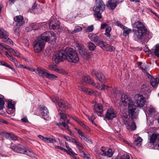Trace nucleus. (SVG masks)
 Listing matches in <instances>:
<instances>
[{"label":"nucleus","mask_w":159,"mask_h":159,"mask_svg":"<svg viewBox=\"0 0 159 159\" xmlns=\"http://www.w3.org/2000/svg\"><path fill=\"white\" fill-rule=\"evenodd\" d=\"M15 111V108H8L7 112L9 114H13Z\"/></svg>","instance_id":"nucleus-54"},{"label":"nucleus","mask_w":159,"mask_h":159,"mask_svg":"<svg viewBox=\"0 0 159 159\" xmlns=\"http://www.w3.org/2000/svg\"><path fill=\"white\" fill-rule=\"evenodd\" d=\"M88 48L90 51H93L95 49L96 46L93 43L90 42L88 43Z\"/></svg>","instance_id":"nucleus-40"},{"label":"nucleus","mask_w":159,"mask_h":159,"mask_svg":"<svg viewBox=\"0 0 159 159\" xmlns=\"http://www.w3.org/2000/svg\"><path fill=\"white\" fill-rule=\"evenodd\" d=\"M42 38L45 39V41L50 43L52 41L55 42L56 39V34L52 31H47L42 34Z\"/></svg>","instance_id":"nucleus-6"},{"label":"nucleus","mask_w":159,"mask_h":159,"mask_svg":"<svg viewBox=\"0 0 159 159\" xmlns=\"http://www.w3.org/2000/svg\"><path fill=\"white\" fill-rule=\"evenodd\" d=\"M116 115L112 109H109L108 110L106 114V118L108 120L112 119L113 118L116 117Z\"/></svg>","instance_id":"nucleus-16"},{"label":"nucleus","mask_w":159,"mask_h":159,"mask_svg":"<svg viewBox=\"0 0 159 159\" xmlns=\"http://www.w3.org/2000/svg\"><path fill=\"white\" fill-rule=\"evenodd\" d=\"M82 28L80 26L77 25L75 27V29L74 30L72 31V34L76 33L81 31Z\"/></svg>","instance_id":"nucleus-37"},{"label":"nucleus","mask_w":159,"mask_h":159,"mask_svg":"<svg viewBox=\"0 0 159 159\" xmlns=\"http://www.w3.org/2000/svg\"><path fill=\"white\" fill-rule=\"evenodd\" d=\"M79 90L82 91L84 92L91 95L93 93V91L91 89L87 88L78 87Z\"/></svg>","instance_id":"nucleus-28"},{"label":"nucleus","mask_w":159,"mask_h":159,"mask_svg":"<svg viewBox=\"0 0 159 159\" xmlns=\"http://www.w3.org/2000/svg\"><path fill=\"white\" fill-rule=\"evenodd\" d=\"M93 75H95L99 81L102 83H105L106 81V79L104 75L100 71H96L93 70L92 72Z\"/></svg>","instance_id":"nucleus-12"},{"label":"nucleus","mask_w":159,"mask_h":159,"mask_svg":"<svg viewBox=\"0 0 159 159\" xmlns=\"http://www.w3.org/2000/svg\"><path fill=\"white\" fill-rule=\"evenodd\" d=\"M56 72L63 74H66V72L64 70L62 69H59L58 68H57V70Z\"/></svg>","instance_id":"nucleus-63"},{"label":"nucleus","mask_w":159,"mask_h":159,"mask_svg":"<svg viewBox=\"0 0 159 159\" xmlns=\"http://www.w3.org/2000/svg\"><path fill=\"white\" fill-rule=\"evenodd\" d=\"M9 34L8 32L3 29H0V38L3 41H5Z\"/></svg>","instance_id":"nucleus-19"},{"label":"nucleus","mask_w":159,"mask_h":159,"mask_svg":"<svg viewBox=\"0 0 159 159\" xmlns=\"http://www.w3.org/2000/svg\"><path fill=\"white\" fill-rule=\"evenodd\" d=\"M148 111L150 114L151 115H152L155 112V109L153 108H150Z\"/></svg>","instance_id":"nucleus-61"},{"label":"nucleus","mask_w":159,"mask_h":159,"mask_svg":"<svg viewBox=\"0 0 159 159\" xmlns=\"http://www.w3.org/2000/svg\"><path fill=\"white\" fill-rule=\"evenodd\" d=\"M31 27L32 28L33 30H38L40 29L42 27V24L38 23H33L31 24Z\"/></svg>","instance_id":"nucleus-30"},{"label":"nucleus","mask_w":159,"mask_h":159,"mask_svg":"<svg viewBox=\"0 0 159 159\" xmlns=\"http://www.w3.org/2000/svg\"><path fill=\"white\" fill-rule=\"evenodd\" d=\"M78 147L81 148V149H83L84 147L79 142L75 141V143Z\"/></svg>","instance_id":"nucleus-59"},{"label":"nucleus","mask_w":159,"mask_h":159,"mask_svg":"<svg viewBox=\"0 0 159 159\" xmlns=\"http://www.w3.org/2000/svg\"><path fill=\"white\" fill-rule=\"evenodd\" d=\"M151 79L150 80V83L151 85L153 87H155L157 85L159 82V79L157 77L153 78L150 76Z\"/></svg>","instance_id":"nucleus-25"},{"label":"nucleus","mask_w":159,"mask_h":159,"mask_svg":"<svg viewBox=\"0 0 159 159\" xmlns=\"http://www.w3.org/2000/svg\"><path fill=\"white\" fill-rule=\"evenodd\" d=\"M142 140V139L141 138L139 137L137 139L134 141V144L136 146H139L141 144Z\"/></svg>","instance_id":"nucleus-39"},{"label":"nucleus","mask_w":159,"mask_h":159,"mask_svg":"<svg viewBox=\"0 0 159 159\" xmlns=\"http://www.w3.org/2000/svg\"><path fill=\"white\" fill-rule=\"evenodd\" d=\"M78 131V133L79 135H80L82 138L85 135L84 133L80 129H75Z\"/></svg>","instance_id":"nucleus-58"},{"label":"nucleus","mask_w":159,"mask_h":159,"mask_svg":"<svg viewBox=\"0 0 159 159\" xmlns=\"http://www.w3.org/2000/svg\"><path fill=\"white\" fill-rule=\"evenodd\" d=\"M139 66L143 70L145 71L147 70V65L146 64L140 62L139 65Z\"/></svg>","instance_id":"nucleus-41"},{"label":"nucleus","mask_w":159,"mask_h":159,"mask_svg":"<svg viewBox=\"0 0 159 159\" xmlns=\"http://www.w3.org/2000/svg\"><path fill=\"white\" fill-rule=\"evenodd\" d=\"M121 101L122 104L125 107L128 106V112L130 117L132 119H136L138 115V113L136 111L137 107L134 105V102L131 99L125 94L121 95Z\"/></svg>","instance_id":"nucleus-1"},{"label":"nucleus","mask_w":159,"mask_h":159,"mask_svg":"<svg viewBox=\"0 0 159 159\" xmlns=\"http://www.w3.org/2000/svg\"><path fill=\"white\" fill-rule=\"evenodd\" d=\"M88 37L91 40L93 41L96 44H97V43H98L100 40L99 36L94 34H89Z\"/></svg>","instance_id":"nucleus-22"},{"label":"nucleus","mask_w":159,"mask_h":159,"mask_svg":"<svg viewBox=\"0 0 159 159\" xmlns=\"http://www.w3.org/2000/svg\"><path fill=\"white\" fill-rule=\"evenodd\" d=\"M154 53L156 56L159 57V44H157L156 45Z\"/></svg>","instance_id":"nucleus-42"},{"label":"nucleus","mask_w":159,"mask_h":159,"mask_svg":"<svg viewBox=\"0 0 159 159\" xmlns=\"http://www.w3.org/2000/svg\"><path fill=\"white\" fill-rule=\"evenodd\" d=\"M133 27L136 28L137 30L134 31V36L136 40H140L143 39L147 32V29L142 22L139 20L135 22L133 24Z\"/></svg>","instance_id":"nucleus-2"},{"label":"nucleus","mask_w":159,"mask_h":159,"mask_svg":"<svg viewBox=\"0 0 159 159\" xmlns=\"http://www.w3.org/2000/svg\"><path fill=\"white\" fill-rule=\"evenodd\" d=\"M66 55L64 50H62L58 51L53 57L52 60L53 64H57L66 59Z\"/></svg>","instance_id":"nucleus-5"},{"label":"nucleus","mask_w":159,"mask_h":159,"mask_svg":"<svg viewBox=\"0 0 159 159\" xmlns=\"http://www.w3.org/2000/svg\"><path fill=\"white\" fill-rule=\"evenodd\" d=\"M63 137L65 138L67 141L71 142L73 143H75V142L76 140L73 138L70 137L68 136L64 135Z\"/></svg>","instance_id":"nucleus-36"},{"label":"nucleus","mask_w":159,"mask_h":159,"mask_svg":"<svg viewBox=\"0 0 159 159\" xmlns=\"http://www.w3.org/2000/svg\"><path fill=\"white\" fill-rule=\"evenodd\" d=\"M47 73V70L42 67L38 68L37 71H36V73L43 77H45Z\"/></svg>","instance_id":"nucleus-21"},{"label":"nucleus","mask_w":159,"mask_h":159,"mask_svg":"<svg viewBox=\"0 0 159 159\" xmlns=\"http://www.w3.org/2000/svg\"><path fill=\"white\" fill-rule=\"evenodd\" d=\"M72 118L75 121L78 123L80 125V124L82 121L80 120L77 117L75 116H71Z\"/></svg>","instance_id":"nucleus-53"},{"label":"nucleus","mask_w":159,"mask_h":159,"mask_svg":"<svg viewBox=\"0 0 159 159\" xmlns=\"http://www.w3.org/2000/svg\"><path fill=\"white\" fill-rule=\"evenodd\" d=\"M111 30V27L110 26H108L106 29L105 34L107 37H109L110 36V32Z\"/></svg>","instance_id":"nucleus-45"},{"label":"nucleus","mask_w":159,"mask_h":159,"mask_svg":"<svg viewBox=\"0 0 159 159\" xmlns=\"http://www.w3.org/2000/svg\"><path fill=\"white\" fill-rule=\"evenodd\" d=\"M117 2H115L114 0H109L107 5V6L111 10H114L116 7Z\"/></svg>","instance_id":"nucleus-24"},{"label":"nucleus","mask_w":159,"mask_h":159,"mask_svg":"<svg viewBox=\"0 0 159 159\" xmlns=\"http://www.w3.org/2000/svg\"><path fill=\"white\" fill-rule=\"evenodd\" d=\"M141 91L144 94H147L148 93H149L150 91L149 88L148 87H146V88L144 89Z\"/></svg>","instance_id":"nucleus-56"},{"label":"nucleus","mask_w":159,"mask_h":159,"mask_svg":"<svg viewBox=\"0 0 159 159\" xmlns=\"http://www.w3.org/2000/svg\"><path fill=\"white\" fill-rule=\"evenodd\" d=\"M123 123L125 125L129 131L134 130L136 129V124L132 119L131 120V122H130L129 120L128 121L123 119Z\"/></svg>","instance_id":"nucleus-11"},{"label":"nucleus","mask_w":159,"mask_h":159,"mask_svg":"<svg viewBox=\"0 0 159 159\" xmlns=\"http://www.w3.org/2000/svg\"><path fill=\"white\" fill-rule=\"evenodd\" d=\"M102 155H105L109 157H111L113 155L112 150L111 149H109L105 153L101 154Z\"/></svg>","instance_id":"nucleus-34"},{"label":"nucleus","mask_w":159,"mask_h":159,"mask_svg":"<svg viewBox=\"0 0 159 159\" xmlns=\"http://www.w3.org/2000/svg\"><path fill=\"white\" fill-rule=\"evenodd\" d=\"M44 141L47 143H54L56 142L55 140L48 138H45Z\"/></svg>","instance_id":"nucleus-47"},{"label":"nucleus","mask_w":159,"mask_h":159,"mask_svg":"<svg viewBox=\"0 0 159 159\" xmlns=\"http://www.w3.org/2000/svg\"><path fill=\"white\" fill-rule=\"evenodd\" d=\"M13 149L16 152L20 153L25 154L31 157H34L36 156L35 154L30 151L25 150V149L20 147L14 148Z\"/></svg>","instance_id":"nucleus-10"},{"label":"nucleus","mask_w":159,"mask_h":159,"mask_svg":"<svg viewBox=\"0 0 159 159\" xmlns=\"http://www.w3.org/2000/svg\"><path fill=\"white\" fill-rule=\"evenodd\" d=\"M66 55L65 59L70 62L77 63L79 61L78 55L76 51L74 49L67 47L64 50Z\"/></svg>","instance_id":"nucleus-3"},{"label":"nucleus","mask_w":159,"mask_h":159,"mask_svg":"<svg viewBox=\"0 0 159 159\" xmlns=\"http://www.w3.org/2000/svg\"><path fill=\"white\" fill-rule=\"evenodd\" d=\"M97 45H98L99 46L102 48L103 49L105 50V48H106V45H107V44L105 42L101 41L100 40L97 43Z\"/></svg>","instance_id":"nucleus-32"},{"label":"nucleus","mask_w":159,"mask_h":159,"mask_svg":"<svg viewBox=\"0 0 159 159\" xmlns=\"http://www.w3.org/2000/svg\"><path fill=\"white\" fill-rule=\"evenodd\" d=\"M135 97L138 107H143L146 101L145 98L141 94L136 95Z\"/></svg>","instance_id":"nucleus-14"},{"label":"nucleus","mask_w":159,"mask_h":159,"mask_svg":"<svg viewBox=\"0 0 159 159\" xmlns=\"http://www.w3.org/2000/svg\"><path fill=\"white\" fill-rule=\"evenodd\" d=\"M19 25H16V26H15L13 28V30L15 33L18 32L19 30V27L18 26Z\"/></svg>","instance_id":"nucleus-64"},{"label":"nucleus","mask_w":159,"mask_h":159,"mask_svg":"<svg viewBox=\"0 0 159 159\" xmlns=\"http://www.w3.org/2000/svg\"><path fill=\"white\" fill-rule=\"evenodd\" d=\"M68 124L67 123L66 121H62V126L65 128V129H67L69 131H70V130L69 129V126L68 125ZM70 124H71V123Z\"/></svg>","instance_id":"nucleus-46"},{"label":"nucleus","mask_w":159,"mask_h":159,"mask_svg":"<svg viewBox=\"0 0 159 159\" xmlns=\"http://www.w3.org/2000/svg\"><path fill=\"white\" fill-rule=\"evenodd\" d=\"M49 69L52 71H55L56 72L57 70V68H56L55 66L52 65H50L48 66Z\"/></svg>","instance_id":"nucleus-51"},{"label":"nucleus","mask_w":159,"mask_h":159,"mask_svg":"<svg viewBox=\"0 0 159 159\" xmlns=\"http://www.w3.org/2000/svg\"><path fill=\"white\" fill-rule=\"evenodd\" d=\"M59 114L61 121H66L67 124H71L69 120L70 118L69 115L65 113L64 110L60 109V111H59Z\"/></svg>","instance_id":"nucleus-13"},{"label":"nucleus","mask_w":159,"mask_h":159,"mask_svg":"<svg viewBox=\"0 0 159 159\" xmlns=\"http://www.w3.org/2000/svg\"><path fill=\"white\" fill-rule=\"evenodd\" d=\"M40 112L42 116H47L49 113L48 110L47 108L44 106H40L39 107Z\"/></svg>","instance_id":"nucleus-23"},{"label":"nucleus","mask_w":159,"mask_h":159,"mask_svg":"<svg viewBox=\"0 0 159 159\" xmlns=\"http://www.w3.org/2000/svg\"><path fill=\"white\" fill-rule=\"evenodd\" d=\"M4 103L3 100L0 98V109H2L4 106Z\"/></svg>","instance_id":"nucleus-57"},{"label":"nucleus","mask_w":159,"mask_h":159,"mask_svg":"<svg viewBox=\"0 0 159 159\" xmlns=\"http://www.w3.org/2000/svg\"><path fill=\"white\" fill-rule=\"evenodd\" d=\"M2 47L3 48H1L2 50L4 51V48L8 51L11 53L13 54V53L15 51V50L13 48H11L10 46L7 45L4 43H0V48Z\"/></svg>","instance_id":"nucleus-20"},{"label":"nucleus","mask_w":159,"mask_h":159,"mask_svg":"<svg viewBox=\"0 0 159 159\" xmlns=\"http://www.w3.org/2000/svg\"><path fill=\"white\" fill-rule=\"evenodd\" d=\"M45 77L51 80H55L57 78V76L52 74H50L47 72Z\"/></svg>","instance_id":"nucleus-33"},{"label":"nucleus","mask_w":159,"mask_h":159,"mask_svg":"<svg viewBox=\"0 0 159 159\" xmlns=\"http://www.w3.org/2000/svg\"><path fill=\"white\" fill-rule=\"evenodd\" d=\"M14 20L16 25H19V26H21L25 23V21L23 17L21 15L16 16V17L14 18Z\"/></svg>","instance_id":"nucleus-17"},{"label":"nucleus","mask_w":159,"mask_h":159,"mask_svg":"<svg viewBox=\"0 0 159 159\" xmlns=\"http://www.w3.org/2000/svg\"><path fill=\"white\" fill-rule=\"evenodd\" d=\"M90 84L92 85L95 86V87L97 88L98 89H99L100 88V85L98 83H94L92 80Z\"/></svg>","instance_id":"nucleus-50"},{"label":"nucleus","mask_w":159,"mask_h":159,"mask_svg":"<svg viewBox=\"0 0 159 159\" xmlns=\"http://www.w3.org/2000/svg\"><path fill=\"white\" fill-rule=\"evenodd\" d=\"M3 136L7 138H10L13 140H16L17 139V137L13 134H11L8 133H3Z\"/></svg>","instance_id":"nucleus-27"},{"label":"nucleus","mask_w":159,"mask_h":159,"mask_svg":"<svg viewBox=\"0 0 159 159\" xmlns=\"http://www.w3.org/2000/svg\"><path fill=\"white\" fill-rule=\"evenodd\" d=\"M131 30L128 28H124L123 32V35L126 37L128 35L129 33L131 32Z\"/></svg>","instance_id":"nucleus-38"},{"label":"nucleus","mask_w":159,"mask_h":159,"mask_svg":"<svg viewBox=\"0 0 159 159\" xmlns=\"http://www.w3.org/2000/svg\"><path fill=\"white\" fill-rule=\"evenodd\" d=\"M53 98L55 99V100H52V102L58 104L59 108L60 111V109L62 110V108L64 109H66L69 108V105L67 102L61 100V99L59 98L58 97H54Z\"/></svg>","instance_id":"nucleus-7"},{"label":"nucleus","mask_w":159,"mask_h":159,"mask_svg":"<svg viewBox=\"0 0 159 159\" xmlns=\"http://www.w3.org/2000/svg\"><path fill=\"white\" fill-rule=\"evenodd\" d=\"M105 48V50L107 51L112 52L114 51L115 50V48L114 47L108 44L106 45V47Z\"/></svg>","instance_id":"nucleus-35"},{"label":"nucleus","mask_w":159,"mask_h":159,"mask_svg":"<svg viewBox=\"0 0 159 159\" xmlns=\"http://www.w3.org/2000/svg\"><path fill=\"white\" fill-rule=\"evenodd\" d=\"M95 13L94 14L95 16L97 18L100 19L102 18L101 16V12H102L100 11H98V12H94Z\"/></svg>","instance_id":"nucleus-48"},{"label":"nucleus","mask_w":159,"mask_h":159,"mask_svg":"<svg viewBox=\"0 0 159 159\" xmlns=\"http://www.w3.org/2000/svg\"><path fill=\"white\" fill-rule=\"evenodd\" d=\"M59 21L56 19L52 20L49 23V25L50 29L53 30L58 29L60 27Z\"/></svg>","instance_id":"nucleus-15"},{"label":"nucleus","mask_w":159,"mask_h":159,"mask_svg":"<svg viewBox=\"0 0 159 159\" xmlns=\"http://www.w3.org/2000/svg\"><path fill=\"white\" fill-rule=\"evenodd\" d=\"M92 80L89 76L88 75H85L83 77L82 82L86 84H90Z\"/></svg>","instance_id":"nucleus-31"},{"label":"nucleus","mask_w":159,"mask_h":159,"mask_svg":"<svg viewBox=\"0 0 159 159\" xmlns=\"http://www.w3.org/2000/svg\"><path fill=\"white\" fill-rule=\"evenodd\" d=\"M8 39H7L6 41H4L5 42H6L8 44H10L11 45H13V42L10 39H9L8 37H7Z\"/></svg>","instance_id":"nucleus-62"},{"label":"nucleus","mask_w":159,"mask_h":159,"mask_svg":"<svg viewBox=\"0 0 159 159\" xmlns=\"http://www.w3.org/2000/svg\"><path fill=\"white\" fill-rule=\"evenodd\" d=\"M105 7V5L102 0H96L93 10L94 12L100 11L102 12L104 10Z\"/></svg>","instance_id":"nucleus-8"},{"label":"nucleus","mask_w":159,"mask_h":159,"mask_svg":"<svg viewBox=\"0 0 159 159\" xmlns=\"http://www.w3.org/2000/svg\"><path fill=\"white\" fill-rule=\"evenodd\" d=\"M159 136L158 135L153 134L150 137V142L151 143H154L159 142Z\"/></svg>","instance_id":"nucleus-26"},{"label":"nucleus","mask_w":159,"mask_h":159,"mask_svg":"<svg viewBox=\"0 0 159 159\" xmlns=\"http://www.w3.org/2000/svg\"><path fill=\"white\" fill-rule=\"evenodd\" d=\"M45 39L42 38V34L41 37L38 38L34 43V48L35 51L37 52H40L44 48L45 42Z\"/></svg>","instance_id":"nucleus-4"},{"label":"nucleus","mask_w":159,"mask_h":159,"mask_svg":"<svg viewBox=\"0 0 159 159\" xmlns=\"http://www.w3.org/2000/svg\"><path fill=\"white\" fill-rule=\"evenodd\" d=\"M76 47L84 59L87 60L89 58V53L84 46L78 44H77Z\"/></svg>","instance_id":"nucleus-9"},{"label":"nucleus","mask_w":159,"mask_h":159,"mask_svg":"<svg viewBox=\"0 0 159 159\" xmlns=\"http://www.w3.org/2000/svg\"><path fill=\"white\" fill-rule=\"evenodd\" d=\"M8 108H15L14 102L12 100L9 101L8 103Z\"/></svg>","instance_id":"nucleus-49"},{"label":"nucleus","mask_w":159,"mask_h":159,"mask_svg":"<svg viewBox=\"0 0 159 159\" xmlns=\"http://www.w3.org/2000/svg\"><path fill=\"white\" fill-rule=\"evenodd\" d=\"M94 29V27L93 25H91L88 26L85 30V32L86 33L90 32H92Z\"/></svg>","instance_id":"nucleus-43"},{"label":"nucleus","mask_w":159,"mask_h":159,"mask_svg":"<svg viewBox=\"0 0 159 159\" xmlns=\"http://www.w3.org/2000/svg\"><path fill=\"white\" fill-rule=\"evenodd\" d=\"M80 125L84 129H85L86 130L88 131H90V129H89V127L85 125L83 122H81L80 124Z\"/></svg>","instance_id":"nucleus-44"},{"label":"nucleus","mask_w":159,"mask_h":159,"mask_svg":"<svg viewBox=\"0 0 159 159\" xmlns=\"http://www.w3.org/2000/svg\"><path fill=\"white\" fill-rule=\"evenodd\" d=\"M84 140L87 142L88 143L90 144H92V141L90 140L87 136H85V135L83 136L82 138Z\"/></svg>","instance_id":"nucleus-55"},{"label":"nucleus","mask_w":159,"mask_h":159,"mask_svg":"<svg viewBox=\"0 0 159 159\" xmlns=\"http://www.w3.org/2000/svg\"><path fill=\"white\" fill-rule=\"evenodd\" d=\"M65 147L68 149L67 152H66L67 153L69 154L70 156H74L75 153L74 152L72 149L69 147L68 144L66 142L65 143Z\"/></svg>","instance_id":"nucleus-29"},{"label":"nucleus","mask_w":159,"mask_h":159,"mask_svg":"<svg viewBox=\"0 0 159 159\" xmlns=\"http://www.w3.org/2000/svg\"><path fill=\"white\" fill-rule=\"evenodd\" d=\"M94 110L99 116H101L102 112V107L100 104H96L94 105Z\"/></svg>","instance_id":"nucleus-18"},{"label":"nucleus","mask_w":159,"mask_h":159,"mask_svg":"<svg viewBox=\"0 0 159 159\" xmlns=\"http://www.w3.org/2000/svg\"><path fill=\"white\" fill-rule=\"evenodd\" d=\"M120 159H129V157L127 154H124L121 157Z\"/></svg>","instance_id":"nucleus-60"},{"label":"nucleus","mask_w":159,"mask_h":159,"mask_svg":"<svg viewBox=\"0 0 159 159\" xmlns=\"http://www.w3.org/2000/svg\"><path fill=\"white\" fill-rule=\"evenodd\" d=\"M72 118L75 121L78 123L80 125V124L82 121L80 120L77 117L75 116H71Z\"/></svg>","instance_id":"nucleus-52"}]
</instances>
